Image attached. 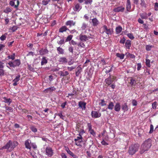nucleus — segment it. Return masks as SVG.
<instances>
[{
    "label": "nucleus",
    "instance_id": "nucleus-1",
    "mask_svg": "<svg viewBox=\"0 0 158 158\" xmlns=\"http://www.w3.org/2000/svg\"><path fill=\"white\" fill-rule=\"evenodd\" d=\"M152 146V140L149 139L146 140L141 145L139 152L142 154L145 151H148Z\"/></svg>",
    "mask_w": 158,
    "mask_h": 158
},
{
    "label": "nucleus",
    "instance_id": "nucleus-2",
    "mask_svg": "<svg viewBox=\"0 0 158 158\" xmlns=\"http://www.w3.org/2000/svg\"><path fill=\"white\" fill-rule=\"evenodd\" d=\"M18 144V143L16 141L12 142L11 140H9L5 145L0 148V149H6L9 151H11L13 150Z\"/></svg>",
    "mask_w": 158,
    "mask_h": 158
},
{
    "label": "nucleus",
    "instance_id": "nucleus-3",
    "mask_svg": "<svg viewBox=\"0 0 158 158\" xmlns=\"http://www.w3.org/2000/svg\"><path fill=\"white\" fill-rule=\"evenodd\" d=\"M139 145L138 143L131 145L129 148L128 152L130 155H133L137 152L139 149Z\"/></svg>",
    "mask_w": 158,
    "mask_h": 158
},
{
    "label": "nucleus",
    "instance_id": "nucleus-4",
    "mask_svg": "<svg viewBox=\"0 0 158 158\" xmlns=\"http://www.w3.org/2000/svg\"><path fill=\"white\" fill-rule=\"evenodd\" d=\"M115 78V77L114 76L111 77V76H110L108 78L105 79V82L108 85H110Z\"/></svg>",
    "mask_w": 158,
    "mask_h": 158
},
{
    "label": "nucleus",
    "instance_id": "nucleus-5",
    "mask_svg": "<svg viewBox=\"0 0 158 158\" xmlns=\"http://www.w3.org/2000/svg\"><path fill=\"white\" fill-rule=\"evenodd\" d=\"M46 154L49 157L52 156L53 154V151L50 147H47L46 148Z\"/></svg>",
    "mask_w": 158,
    "mask_h": 158
},
{
    "label": "nucleus",
    "instance_id": "nucleus-6",
    "mask_svg": "<svg viewBox=\"0 0 158 158\" xmlns=\"http://www.w3.org/2000/svg\"><path fill=\"white\" fill-rule=\"evenodd\" d=\"M90 38L89 36H87L85 35H83L81 34L79 35V39L82 42H85Z\"/></svg>",
    "mask_w": 158,
    "mask_h": 158
},
{
    "label": "nucleus",
    "instance_id": "nucleus-7",
    "mask_svg": "<svg viewBox=\"0 0 158 158\" xmlns=\"http://www.w3.org/2000/svg\"><path fill=\"white\" fill-rule=\"evenodd\" d=\"M125 8L122 6H118L114 9V11L115 12H123L125 10Z\"/></svg>",
    "mask_w": 158,
    "mask_h": 158
},
{
    "label": "nucleus",
    "instance_id": "nucleus-8",
    "mask_svg": "<svg viewBox=\"0 0 158 158\" xmlns=\"http://www.w3.org/2000/svg\"><path fill=\"white\" fill-rule=\"evenodd\" d=\"M90 20H91V22H90L92 23V25L93 26H97L99 24V21L96 18Z\"/></svg>",
    "mask_w": 158,
    "mask_h": 158
},
{
    "label": "nucleus",
    "instance_id": "nucleus-9",
    "mask_svg": "<svg viewBox=\"0 0 158 158\" xmlns=\"http://www.w3.org/2000/svg\"><path fill=\"white\" fill-rule=\"evenodd\" d=\"M92 116L93 118H97L101 116L100 113H99L96 111H92L91 113Z\"/></svg>",
    "mask_w": 158,
    "mask_h": 158
},
{
    "label": "nucleus",
    "instance_id": "nucleus-10",
    "mask_svg": "<svg viewBox=\"0 0 158 158\" xmlns=\"http://www.w3.org/2000/svg\"><path fill=\"white\" fill-rule=\"evenodd\" d=\"M15 1H10L9 2V4L11 6H14V7L16 9V10H17L18 6L19 4V2L17 0V5H15Z\"/></svg>",
    "mask_w": 158,
    "mask_h": 158
},
{
    "label": "nucleus",
    "instance_id": "nucleus-11",
    "mask_svg": "<svg viewBox=\"0 0 158 158\" xmlns=\"http://www.w3.org/2000/svg\"><path fill=\"white\" fill-rule=\"evenodd\" d=\"M76 22L72 20L68 21L65 23V25L67 26H69V27L74 26Z\"/></svg>",
    "mask_w": 158,
    "mask_h": 158
},
{
    "label": "nucleus",
    "instance_id": "nucleus-12",
    "mask_svg": "<svg viewBox=\"0 0 158 158\" xmlns=\"http://www.w3.org/2000/svg\"><path fill=\"white\" fill-rule=\"evenodd\" d=\"M20 75H18L16 76L15 78L13 80V81L14 83H13V85L14 86H16L17 85V82L20 80Z\"/></svg>",
    "mask_w": 158,
    "mask_h": 158
},
{
    "label": "nucleus",
    "instance_id": "nucleus-13",
    "mask_svg": "<svg viewBox=\"0 0 158 158\" xmlns=\"http://www.w3.org/2000/svg\"><path fill=\"white\" fill-rule=\"evenodd\" d=\"M81 6L79 4L77 3L75 5L73 10L75 11H79L81 9Z\"/></svg>",
    "mask_w": 158,
    "mask_h": 158
},
{
    "label": "nucleus",
    "instance_id": "nucleus-14",
    "mask_svg": "<svg viewBox=\"0 0 158 158\" xmlns=\"http://www.w3.org/2000/svg\"><path fill=\"white\" fill-rule=\"evenodd\" d=\"M67 59L64 57H62L60 58L59 61L60 64H63L66 63L67 62Z\"/></svg>",
    "mask_w": 158,
    "mask_h": 158
},
{
    "label": "nucleus",
    "instance_id": "nucleus-15",
    "mask_svg": "<svg viewBox=\"0 0 158 158\" xmlns=\"http://www.w3.org/2000/svg\"><path fill=\"white\" fill-rule=\"evenodd\" d=\"M131 9V4L130 0H127L126 4V9L127 11H130Z\"/></svg>",
    "mask_w": 158,
    "mask_h": 158
},
{
    "label": "nucleus",
    "instance_id": "nucleus-16",
    "mask_svg": "<svg viewBox=\"0 0 158 158\" xmlns=\"http://www.w3.org/2000/svg\"><path fill=\"white\" fill-rule=\"evenodd\" d=\"M114 110L117 111L118 112L121 109V106L120 105V104L119 103H117L114 107Z\"/></svg>",
    "mask_w": 158,
    "mask_h": 158
},
{
    "label": "nucleus",
    "instance_id": "nucleus-17",
    "mask_svg": "<svg viewBox=\"0 0 158 158\" xmlns=\"http://www.w3.org/2000/svg\"><path fill=\"white\" fill-rule=\"evenodd\" d=\"M86 105V103L84 102H79V106L82 108L83 110L85 109Z\"/></svg>",
    "mask_w": 158,
    "mask_h": 158
},
{
    "label": "nucleus",
    "instance_id": "nucleus-18",
    "mask_svg": "<svg viewBox=\"0 0 158 158\" xmlns=\"http://www.w3.org/2000/svg\"><path fill=\"white\" fill-rule=\"evenodd\" d=\"M31 142L29 139L27 140L25 142V146L26 148L29 149L31 148L30 143Z\"/></svg>",
    "mask_w": 158,
    "mask_h": 158
},
{
    "label": "nucleus",
    "instance_id": "nucleus-19",
    "mask_svg": "<svg viewBox=\"0 0 158 158\" xmlns=\"http://www.w3.org/2000/svg\"><path fill=\"white\" fill-rule=\"evenodd\" d=\"M56 90V88L54 87H51L46 89L44 90V91L46 93L52 92L55 91Z\"/></svg>",
    "mask_w": 158,
    "mask_h": 158
},
{
    "label": "nucleus",
    "instance_id": "nucleus-20",
    "mask_svg": "<svg viewBox=\"0 0 158 158\" xmlns=\"http://www.w3.org/2000/svg\"><path fill=\"white\" fill-rule=\"evenodd\" d=\"M69 30V29L65 26H63L60 27L59 29V32L62 33L66 31V30Z\"/></svg>",
    "mask_w": 158,
    "mask_h": 158
},
{
    "label": "nucleus",
    "instance_id": "nucleus-21",
    "mask_svg": "<svg viewBox=\"0 0 158 158\" xmlns=\"http://www.w3.org/2000/svg\"><path fill=\"white\" fill-rule=\"evenodd\" d=\"M48 51L46 49H42L39 51L41 55H44L48 53Z\"/></svg>",
    "mask_w": 158,
    "mask_h": 158
},
{
    "label": "nucleus",
    "instance_id": "nucleus-22",
    "mask_svg": "<svg viewBox=\"0 0 158 158\" xmlns=\"http://www.w3.org/2000/svg\"><path fill=\"white\" fill-rule=\"evenodd\" d=\"M114 106V104L112 102H110L108 105L107 109L110 110H112L113 109Z\"/></svg>",
    "mask_w": 158,
    "mask_h": 158
},
{
    "label": "nucleus",
    "instance_id": "nucleus-23",
    "mask_svg": "<svg viewBox=\"0 0 158 158\" xmlns=\"http://www.w3.org/2000/svg\"><path fill=\"white\" fill-rule=\"evenodd\" d=\"M3 102L5 103H8L9 105H10L12 102V100L10 98H7L6 97H4L3 98Z\"/></svg>",
    "mask_w": 158,
    "mask_h": 158
},
{
    "label": "nucleus",
    "instance_id": "nucleus-24",
    "mask_svg": "<svg viewBox=\"0 0 158 158\" xmlns=\"http://www.w3.org/2000/svg\"><path fill=\"white\" fill-rule=\"evenodd\" d=\"M59 74H60L61 76L64 77L65 76L69 74L68 72L67 71L65 72L60 71L59 72Z\"/></svg>",
    "mask_w": 158,
    "mask_h": 158
},
{
    "label": "nucleus",
    "instance_id": "nucleus-25",
    "mask_svg": "<svg viewBox=\"0 0 158 158\" xmlns=\"http://www.w3.org/2000/svg\"><path fill=\"white\" fill-rule=\"evenodd\" d=\"M115 30L117 34H119L122 31V28L121 26H119L116 27Z\"/></svg>",
    "mask_w": 158,
    "mask_h": 158
},
{
    "label": "nucleus",
    "instance_id": "nucleus-26",
    "mask_svg": "<svg viewBox=\"0 0 158 158\" xmlns=\"http://www.w3.org/2000/svg\"><path fill=\"white\" fill-rule=\"evenodd\" d=\"M77 92L75 90H74L72 93H69L68 94V95L67 96V97L69 98V96H71V98H70V99H71L73 97V96L77 95Z\"/></svg>",
    "mask_w": 158,
    "mask_h": 158
},
{
    "label": "nucleus",
    "instance_id": "nucleus-27",
    "mask_svg": "<svg viewBox=\"0 0 158 158\" xmlns=\"http://www.w3.org/2000/svg\"><path fill=\"white\" fill-rule=\"evenodd\" d=\"M131 41L130 40H127L125 43V46L127 49H129L130 48L131 46Z\"/></svg>",
    "mask_w": 158,
    "mask_h": 158
},
{
    "label": "nucleus",
    "instance_id": "nucleus-28",
    "mask_svg": "<svg viewBox=\"0 0 158 158\" xmlns=\"http://www.w3.org/2000/svg\"><path fill=\"white\" fill-rule=\"evenodd\" d=\"M140 15L141 18L142 19H147L148 18V15L146 13L140 14Z\"/></svg>",
    "mask_w": 158,
    "mask_h": 158
},
{
    "label": "nucleus",
    "instance_id": "nucleus-29",
    "mask_svg": "<svg viewBox=\"0 0 158 158\" xmlns=\"http://www.w3.org/2000/svg\"><path fill=\"white\" fill-rule=\"evenodd\" d=\"M57 50L58 52V53L59 54H63L64 53V50L60 47L57 48Z\"/></svg>",
    "mask_w": 158,
    "mask_h": 158
},
{
    "label": "nucleus",
    "instance_id": "nucleus-30",
    "mask_svg": "<svg viewBox=\"0 0 158 158\" xmlns=\"http://www.w3.org/2000/svg\"><path fill=\"white\" fill-rule=\"evenodd\" d=\"M13 63L15 67L19 66L20 64V62L19 60H16L13 61Z\"/></svg>",
    "mask_w": 158,
    "mask_h": 158
},
{
    "label": "nucleus",
    "instance_id": "nucleus-31",
    "mask_svg": "<svg viewBox=\"0 0 158 158\" xmlns=\"http://www.w3.org/2000/svg\"><path fill=\"white\" fill-rule=\"evenodd\" d=\"M47 63V60L46 59V58L45 57H43L41 62V65H43L44 64H46Z\"/></svg>",
    "mask_w": 158,
    "mask_h": 158
},
{
    "label": "nucleus",
    "instance_id": "nucleus-32",
    "mask_svg": "<svg viewBox=\"0 0 158 158\" xmlns=\"http://www.w3.org/2000/svg\"><path fill=\"white\" fill-rule=\"evenodd\" d=\"M122 109L124 111H127L128 110V106L127 105V104L125 103L123 105L122 107Z\"/></svg>",
    "mask_w": 158,
    "mask_h": 158
},
{
    "label": "nucleus",
    "instance_id": "nucleus-33",
    "mask_svg": "<svg viewBox=\"0 0 158 158\" xmlns=\"http://www.w3.org/2000/svg\"><path fill=\"white\" fill-rule=\"evenodd\" d=\"M12 11V10L10 7H7L4 10V12L6 14H8L9 12H10Z\"/></svg>",
    "mask_w": 158,
    "mask_h": 158
},
{
    "label": "nucleus",
    "instance_id": "nucleus-34",
    "mask_svg": "<svg viewBox=\"0 0 158 158\" xmlns=\"http://www.w3.org/2000/svg\"><path fill=\"white\" fill-rule=\"evenodd\" d=\"M116 56L117 57L121 59H123L124 57V55L122 53H117Z\"/></svg>",
    "mask_w": 158,
    "mask_h": 158
},
{
    "label": "nucleus",
    "instance_id": "nucleus-35",
    "mask_svg": "<svg viewBox=\"0 0 158 158\" xmlns=\"http://www.w3.org/2000/svg\"><path fill=\"white\" fill-rule=\"evenodd\" d=\"M6 112H13V108L10 107L5 106Z\"/></svg>",
    "mask_w": 158,
    "mask_h": 158
},
{
    "label": "nucleus",
    "instance_id": "nucleus-36",
    "mask_svg": "<svg viewBox=\"0 0 158 158\" xmlns=\"http://www.w3.org/2000/svg\"><path fill=\"white\" fill-rule=\"evenodd\" d=\"M77 71L76 72V74L77 76H78L81 72V68L80 67H77Z\"/></svg>",
    "mask_w": 158,
    "mask_h": 158
},
{
    "label": "nucleus",
    "instance_id": "nucleus-37",
    "mask_svg": "<svg viewBox=\"0 0 158 158\" xmlns=\"http://www.w3.org/2000/svg\"><path fill=\"white\" fill-rule=\"evenodd\" d=\"M153 46L152 45H147L146 46V49L148 51H150Z\"/></svg>",
    "mask_w": 158,
    "mask_h": 158
},
{
    "label": "nucleus",
    "instance_id": "nucleus-38",
    "mask_svg": "<svg viewBox=\"0 0 158 158\" xmlns=\"http://www.w3.org/2000/svg\"><path fill=\"white\" fill-rule=\"evenodd\" d=\"M101 102L99 103V105L102 106H106V102L104 100V99H101L100 100Z\"/></svg>",
    "mask_w": 158,
    "mask_h": 158
},
{
    "label": "nucleus",
    "instance_id": "nucleus-39",
    "mask_svg": "<svg viewBox=\"0 0 158 158\" xmlns=\"http://www.w3.org/2000/svg\"><path fill=\"white\" fill-rule=\"evenodd\" d=\"M30 129L34 132H36L37 131L36 128L34 126H31L30 127Z\"/></svg>",
    "mask_w": 158,
    "mask_h": 158
},
{
    "label": "nucleus",
    "instance_id": "nucleus-40",
    "mask_svg": "<svg viewBox=\"0 0 158 158\" xmlns=\"http://www.w3.org/2000/svg\"><path fill=\"white\" fill-rule=\"evenodd\" d=\"M103 31H102V33H103L104 32L106 33L109 30V28H108L107 26L106 25H104L103 27Z\"/></svg>",
    "mask_w": 158,
    "mask_h": 158
},
{
    "label": "nucleus",
    "instance_id": "nucleus-41",
    "mask_svg": "<svg viewBox=\"0 0 158 158\" xmlns=\"http://www.w3.org/2000/svg\"><path fill=\"white\" fill-rule=\"evenodd\" d=\"M50 1V0H43L42 1V4L44 5H47Z\"/></svg>",
    "mask_w": 158,
    "mask_h": 158
},
{
    "label": "nucleus",
    "instance_id": "nucleus-42",
    "mask_svg": "<svg viewBox=\"0 0 158 158\" xmlns=\"http://www.w3.org/2000/svg\"><path fill=\"white\" fill-rule=\"evenodd\" d=\"M6 35L7 34L6 33L2 35L0 37V39L2 41H3L5 40L6 37Z\"/></svg>",
    "mask_w": 158,
    "mask_h": 158
},
{
    "label": "nucleus",
    "instance_id": "nucleus-43",
    "mask_svg": "<svg viewBox=\"0 0 158 158\" xmlns=\"http://www.w3.org/2000/svg\"><path fill=\"white\" fill-rule=\"evenodd\" d=\"M150 61L149 59H146V65L148 67H150Z\"/></svg>",
    "mask_w": 158,
    "mask_h": 158
},
{
    "label": "nucleus",
    "instance_id": "nucleus-44",
    "mask_svg": "<svg viewBox=\"0 0 158 158\" xmlns=\"http://www.w3.org/2000/svg\"><path fill=\"white\" fill-rule=\"evenodd\" d=\"M128 37L131 40H133L134 38V37L131 33H128L127 34Z\"/></svg>",
    "mask_w": 158,
    "mask_h": 158
},
{
    "label": "nucleus",
    "instance_id": "nucleus-45",
    "mask_svg": "<svg viewBox=\"0 0 158 158\" xmlns=\"http://www.w3.org/2000/svg\"><path fill=\"white\" fill-rule=\"evenodd\" d=\"M82 42H80L77 44V45L81 48H84L85 47V45Z\"/></svg>",
    "mask_w": 158,
    "mask_h": 158
},
{
    "label": "nucleus",
    "instance_id": "nucleus-46",
    "mask_svg": "<svg viewBox=\"0 0 158 158\" xmlns=\"http://www.w3.org/2000/svg\"><path fill=\"white\" fill-rule=\"evenodd\" d=\"M79 136L77 137L76 139H75L74 140L75 141H77L78 140L80 141L82 140V137L80 134H79Z\"/></svg>",
    "mask_w": 158,
    "mask_h": 158
},
{
    "label": "nucleus",
    "instance_id": "nucleus-47",
    "mask_svg": "<svg viewBox=\"0 0 158 158\" xmlns=\"http://www.w3.org/2000/svg\"><path fill=\"white\" fill-rule=\"evenodd\" d=\"M64 40L63 39H61L59 41H58L57 43L59 45H61L64 44Z\"/></svg>",
    "mask_w": 158,
    "mask_h": 158
},
{
    "label": "nucleus",
    "instance_id": "nucleus-48",
    "mask_svg": "<svg viewBox=\"0 0 158 158\" xmlns=\"http://www.w3.org/2000/svg\"><path fill=\"white\" fill-rule=\"evenodd\" d=\"M113 30L111 28H109V30L106 33L108 35H111L113 33Z\"/></svg>",
    "mask_w": 158,
    "mask_h": 158
},
{
    "label": "nucleus",
    "instance_id": "nucleus-49",
    "mask_svg": "<svg viewBox=\"0 0 158 158\" xmlns=\"http://www.w3.org/2000/svg\"><path fill=\"white\" fill-rule=\"evenodd\" d=\"M154 131V127L153 126L152 124H151L150 126V130L149 131V133L150 134H151Z\"/></svg>",
    "mask_w": 158,
    "mask_h": 158
},
{
    "label": "nucleus",
    "instance_id": "nucleus-50",
    "mask_svg": "<svg viewBox=\"0 0 158 158\" xmlns=\"http://www.w3.org/2000/svg\"><path fill=\"white\" fill-rule=\"evenodd\" d=\"M87 27V24H86L85 23H83L81 27V28L82 30H84Z\"/></svg>",
    "mask_w": 158,
    "mask_h": 158
},
{
    "label": "nucleus",
    "instance_id": "nucleus-51",
    "mask_svg": "<svg viewBox=\"0 0 158 158\" xmlns=\"http://www.w3.org/2000/svg\"><path fill=\"white\" fill-rule=\"evenodd\" d=\"M15 54H13L12 55L9 56H8V58L9 59H11L12 60H14L15 59Z\"/></svg>",
    "mask_w": 158,
    "mask_h": 158
},
{
    "label": "nucleus",
    "instance_id": "nucleus-52",
    "mask_svg": "<svg viewBox=\"0 0 158 158\" xmlns=\"http://www.w3.org/2000/svg\"><path fill=\"white\" fill-rule=\"evenodd\" d=\"M72 37L73 36L72 35H69L67 38V39L66 40V42L70 41L72 39Z\"/></svg>",
    "mask_w": 158,
    "mask_h": 158
},
{
    "label": "nucleus",
    "instance_id": "nucleus-53",
    "mask_svg": "<svg viewBox=\"0 0 158 158\" xmlns=\"http://www.w3.org/2000/svg\"><path fill=\"white\" fill-rule=\"evenodd\" d=\"M157 102H154L152 105V108L153 109H156V107Z\"/></svg>",
    "mask_w": 158,
    "mask_h": 158
},
{
    "label": "nucleus",
    "instance_id": "nucleus-54",
    "mask_svg": "<svg viewBox=\"0 0 158 158\" xmlns=\"http://www.w3.org/2000/svg\"><path fill=\"white\" fill-rule=\"evenodd\" d=\"M135 83H136V81H135V80L134 79H131V81H130V84L131 85H134L135 84Z\"/></svg>",
    "mask_w": 158,
    "mask_h": 158
},
{
    "label": "nucleus",
    "instance_id": "nucleus-55",
    "mask_svg": "<svg viewBox=\"0 0 158 158\" xmlns=\"http://www.w3.org/2000/svg\"><path fill=\"white\" fill-rule=\"evenodd\" d=\"M4 74V71L3 69H0V76H3Z\"/></svg>",
    "mask_w": 158,
    "mask_h": 158
},
{
    "label": "nucleus",
    "instance_id": "nucleus-56",
    "mask_svg": "<svg viewBox=\"0 0 158 158\" xmlns=\"http://www.w3.org/2000/svg\"><path fill=\"white\" fill-rule=\"evenodd\" d=\"M4 67V63L3 61H0V69H3Z\"/></svg>",
    "mask_w": 158,
    "mask_h": 158
},
{
    "label": "nucleus",
    "instance_id": "nucleus-57",
    "mask_svg": "<svg viewBox=\"0 0 158 158\" xmlns=\"http://www.w3.org/2000/svg\"><path fill=\"white\" fill-rule=\"evenodd\" d=\"M140 5L142 6L145 7L146 6V4L145 3L144 1L143 0H141V2L140 3Z\"/></svg>",
    "mask_w": 158,
    "mask_h": 158
},
{
    "label": "nucleus",
    "instance_id": "nucleus-58",
    "mask_svg": "<svg viewBox=\"0 0 158 158\" xmlns=\"http://www.w3.org/2000/svg\"><path fill=\"white\" fill-rule=\"evenodd\" d=\"M89 132L93 136H95V133L93 129L90 130Z\"/></svg>",
    "mask_w": 158,
    "mask_h": 158
},
{
    "label": "nucleus",
    "instance_id": "nucleus-59",
    "mask_svg": "<svg viewBox=\"0 0 158 158\" xmlns=\"http://www.w3.org/2000/svg\"><path fill=\"white\" fill-rule=\"evenodd\" d=\"M101 143L102 145H108V143L106 142L104 139L101 142Z\"/></svg>",
    "mask_w": 158,
    "mask_h": 158
},
{
    "label": "nucleus",
    "instance_id": "nucleus-60",
    "mask_svg": "<svg viewBox=\"0 0 158 158\" xmlns=\"http://www.w3.org/2000/svg\"><path fill=\"white\" fill-rule=\"evenodd\" d=\"M155 10H158V3L156 2L155 3L154 5Z\"/></svg>",
    "mask_w": 158,
    "mask_h": 158
},
{
    "label": "nucleus",
    "instance_id": "nucleus-61",
    "mask_svg": "<svg viewBox=\"0 0 158 158\" xmlns=\"http://www.w3.org/2000/svg\"><path fill=\"white\" fill-rule=\"evenodd\" d=\"M132 105L133 106H136L137 105V102L135 100H133L132 102Z\"/></svg>",
    "mask_w": 158,
    "mask_h": 158
},
{
    "label": "nucleus",
    "instance_id": "nucleus-62",
    "mask_svg": "<svg viewBox=\"0 0 158 158\" xmlns=\"http://www.w3.org/2000/svg\"><path fill=\"white\" fill-rule=\"evenodd\" d=\"M57 115L59 116L60 117V118H62V119H64V117L62 114L61 113H58Z\"/></svg>",
    "mask_w": 158,
    "mask_h": 158
},
{
    "label": "nucleus",
    "instance_id": "nucleus-63",
    "mask_svg": "<svg viewBox=\"0 0 158 158\" xmlns=\"http://www.w3.org/2000/svg\"><path fill=\"white\" fill-rule=\"evenodd\" d=\"M8 64L10 65V66L11 67H15L14 65V63H13V62L10 61L8 63Z\"/></svg>",
    "mask_w": 158,
    "mask_h": 158
},
{
    "label": "nucleus",
    "instance_id": "nucleus-64",
    "mask_svg": "<svg viewBox=\"0 0 158 158\" xmlns=\"http://www.w3.org/2000/svg\"><path fill=\"white\" fill-rule=\"evenodd\" d=\"M11 29L13 31H15L17 29V26H14L12 27Z\"/></svg>",
    "mask_w": 158,
    "mask_h": 158
}]
</instances>
